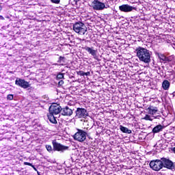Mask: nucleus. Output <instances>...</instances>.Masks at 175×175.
I'll return each mask as SVG.
<instances>
[{
    "label": "nucleus",
    "instance_id": "nucleus-24",
    "mask_svg": "<svg viewBox=\"0 0 175 175\" xmlns=\"http://www.w3.org/2000/svg\"><path fill=\"white\" fill-rule=\"evenodd\" d=\"M45 147H46L47 151H49V152H51V151H53V148L51 147V145H46Z\"/></svg>",
    "mask_w": 175,
    "mask_h": 175
},
{
    "label": "nucleus",
    "instance_id": "nucleus-29",
    "mask_svg": "<svg viewBox=\"0 0 175 175\" xmlns=\"http://www.w3.org/2000/svg\"><path fill=\"white\" fill-rule=\"evenodd\" d=\"M78 75H79L80 76H85V72L84 71L81 70L78 72Z\"/></svg>",
    "mask_w": 175,
    "mask_h": 175
},
{
    "label": "nucleus",
    "instance_id": "nucleus-22",
    "mask_svg": "<svg viewBox=\"0 0 175 175\" xmlns=\"http://www.w3.org/2000/svg\"><path fill=\"white\" fill-rule=\"evenodd\" d=\"M144 120H145L146 121H152V120L154 119L152 118L150 115H146L145 117L144 118Z\"/></svg>",
    "mask_w": 175,
    "mask_h": 175
},
{
    "label": "nucleus",
    "instance_id": "nucleus-4",
    "mask_svg": "<svg viewBox=\"0 0 175 175\" xmlns=\"http://www.w3.org/2000/svg\"><path fill=\"white\" fill-rule=\"evenodd\" d=\"M149 165L150 167L152 169V170H154L155 172H159V170L163 169L161 158V159L151 161Z\"/></svg>",
    "mask_w": 175,
    "mask_h": 175
},
{
    "label": "nucleus",
    "instance_id": "nucleus-33",
    "mask_svg": "<svg viewBox=\"0 0 175 175\" xmlns=\"http://www.w3.org/2000/svg\"><path fill=\"white\" fill-rule=\"evenodd\" d=\"M24 165H28L29 166H32V164L28 162H25Z\"/></svg>",
    "mask_w": 175,
    "mask_h": 175
},
{
    "label": "nucleus",
    "instance_id": "nucleus-35",
    "mask_svg": "<svg viewBox=\"0 0 175 175\" xmlns=\"http://www.w3.org/2000/svg\"><path fill=\"white\" fill-rule=\"evenodd\" d=\"M53 3H59V1H52Z\"/></svg>",
    "mask_w": 175,
    "mask_h": 175
},
{
    "label": "nucleus",
    "instance_id": "nucleus-3",
    "mask_svg": "<svg viewBox=\"0 0 175 175\" xmlns=\"http://www.w3.org/2000/svg\"><path fill=\"white\" fill-rule=\"evenodd\" d=\"M135 3V5H129L128 4H123L120 6H119V10L120 12H124V13H129V12H132V10H136V8H137V5H140L142 2L140 1H137L135 3Z\"/></svg>",
    "mask_w": 175,
    "mask_h": 175
},
{
    "label": "nucleus",
    "instance_id": "nucleus-8",
    "mask_svg": "<svg viewBox=\"0 0 175 175\" xmlns=\"http://www.w3.org/2000/svg\"><path fill=\"white\" fill-rule=\"evenodd\" d=\"M83 50L85 51H87V53H88V54H90V55H92L94 59H96V61H99V56H98V49H95L94 46L90 47L85 46V47H83Z\"/></svg>",
    "mask_w": 175,
    "mask_h": 175
},
{
    "label": "nucleus",
    "instance_id": "nucleus-15",
    "mask_svg": "<svg viewBox=\"0 0 175 175\" xmlns=\"http://www.w3.org/2000/svg\"><path fill=\"white\" fill-rule=\"evenodd\" d=\"M47 117L50 122H51L52 124H57V117H55V115L49 113L48 114Z\"/></svg>",
    "mask_w": 175,
    "mask_h": 175
},
{
    "label": "nucleus",
    "instance_id": "nucleus-34",
    "mask_svg": "<svg viewBox=\"0 0 175 175\" xmlns=\"http://www.w3.org/2000/svg\"><path fill=\"white\" fill-rule=\"evenodd\" d=\"M31 167H33V169L36 172H38V169H36V168L35 167V165H31Z\"/></svg>",
    "mask_w": 175,
    "mask_h": 175
},
{
    "label": "nucleus",
    "instance_id": "nucleus-25",
    "mask_svg": "<svg viewBox=\"0 0 175 175\" xmlns=\"http://www.w3.org/2000/svg\"><path fill=\"white\" fill-rule=\"evenodd\" d=\"M42 99H44V102H47V100H49V96L48 95L42 96Z\"/></svg>",
    "mask_w": 175,
    "mask_h": 175
},
{
    "label": "nucleus",
    "instance_id": "nucleus-6",
    "mask_svg": "<svg viewBox=\"0 0 175 175\" xmlns=\"http://www.w3.org/2000/svg\"><path fill=\"white\" fill-rule=\"evenodd\" d=\"M161 162L163 167H165V169H168L169 170H175V163L172 161L170 159L162 157Z\"/></svg>",
    "mask_w": 175,
    "mask_h": 175
},
{
    "label": "nucleus",
    "instance_id": "nucleus-30",
    "mask_svg": "<svg viewBox=\"0 0 175 175\" xmlns=\"http://www.w3.org/2000/svg\"><path fill=\"white\" fill-rule=\"evenodd\" d=\"M172 61V58L166 57V60L165 62H170Z\"/></svg>",
    "mask_w": 175,
    "mask_h": 175
},
{
    "label": "nucleus",
    "instance_id": "nucleus-21",
    "mask_svg": "<svg viewBox=\"0 0 175 175\" xmlns=\"http://www.w3.org/2000/svg\"><path fill=\"white\" fill-rule=\"evenodd\" d=\"M57 62H59V64H64L65 62V57L60 56L57 60Z\"/></svg>",
    "mask_w": 175,
    "mask_h": 175
},
{
    "label": "nucleus",
    "instance_id": "nucleus-12",
    "mask_svg": "<svg viewBox=\"0 0 175 175\" xmlns=\"http://www.w3.org/2000/svg\"><path fill=\"white\" fill-rule=\"evenodd\" d=\"M73 114V110L69 108V107H66L64 108H62V115L66 116L68 117H70Z\"/></svg>",
    "mask_w": 175,
    "mask_h": 175
},
{
    "label": "nucleus",
    "instance_id": "nucleus-10",
    "mask_svg": "<svg viewBox=\"0 0 175 175\" xmlns=\"http://www.w3.org/2000/svg\"><path fill=\"white\" fill-rule=\"evenodd\" d=\"M52 144L53 147V151H60L61 152H64V151H66L69 148L68 146H65L57 142L56 139L52 141Z\"/></svg>",
    "mask_w": 175,
    "mask_h": 175
},
{
    "label": "nucleus",
    "instance_id": "nucleus-38",
    "mask_svg": "<svg viewBox=\"0 0 175 175\" xmlns=\"http://www.w3.org/2000/svg\"><path fill=\"white\" fill-rule=\"evenodd\" d=\"M0 20H5V18H3V16L0 15Z\"/></svg>",
    "mask_w": 175,
    "mask_h": 175
},
{
    "label": "nucleus",
    "instance_id": "nucleus-14",
    "mask_svg": "<svg viewBox=\"0 0 175 175\" xmlns=\"http://www.w3.org/2000/svg\"><path fill=\"white\" fill-rule=\"evenodd\" d=\"M146 110L148 114L154 116L158 111V108L157 107L150 106Z\"/></svg>",
    "mask_w": 175,
    "mask_h": 175
},
{
    "label": "nucleus",
    "instance_id": "nucleus-39",
    "mask_svg": "<svg viewBox=\"0 0 175 175\" xmlns=\"http://www.w3.org/2000/svg\"><path fill=\"white\" fill-rule=\"evenodd\" d=\"M2 10V5H0V12Z\"/></svg>",
    "mask_w": 175,
    "mask_h": 175
},
{
    "label": "nucleus",
    "instance_id": "nucleus-5",
    "mask_svg": "<svg viewBox=\"0 0 175 175\" xmlns=\"http://www.w3.org/2000/svg\"><path fill=\"white\" fill-rule=\"evenodd\" d=\"M73 137L75 140L83 143L87 139V133L81 129H78Z\"/></svg>",
    "mask_w": 175,
    "mask_h": 175
},
{
    "label": "nucleus",
    "instance_id": "nucleus-9",
    "mask_svg": "<svg viewBox=\"0 0 175 175\" xmlns=\"http://www.w3.org/2000/svg\"><path fill=\"white\" fill-rule=\"evenodd\" d=\"M59 113H62V107L57 103L52 104L49 107V113L53 114V116H57L59 114Z\"/></svg>",
    "mask_w": 175,
    "mask_h": 175
},
{
    "label": "nucleus",
    "instance_id": "nucleus-2",
    "mask_svg": "<svg viewBox=\"0 0 175 175\" xmlns=\"http://www.w3.org/2000/svg\"><path fill=\"white\" fill-rule=\"evenodd\" d=\"M73 29L79 35H85L88 31L87 26L81 22H77L73 25Z\"/></svg>",
    "mask_w": 175,
    "mask_h": 175
},
{
    "label": "nucleus",
    "instance_id": "nucleus-19",
    "mask_svg": "<svg viewBox=\"0 0 175 175\" xmlns=\"http://www.w3.org/2000/svg\"><path fill=\"white\" fill-rule=\"evenodd\" d=\"M15 84L19 87H23V79L17 78L15 81Z\"/></svg>",
    "mask_w": 175,
    "mask_h": 175
},
{
    "label": "nucleus",
    "instance_id": "nucleus-36",
    "mask_svg": "<svg viewBox=\"0 0 175 175\" xmlns=\"http://www.w3.org/2000/svg\"><path fill=\"white\" fill-rule=\"evenodd\" d=\"M77 1H72V5H77Z\"/></svg>",
    "mask_w": 175,
    "mask_h": 175
},
{
    "label": "nucleus",
    "instance_id": "nucleus-32",
    "mask_svg": "<svg viewBox=\"0 0 175 175\" xmlns=\"http://www.w3.org/2000/svg\"><path fill=\"white\" fill-rule=\"evenodd\" d=\"M85 76H91V72H85Z\"/></svg>",
    "mask_w": 175,
    "mask_h": 175
},
{
    "label": "nucleus",
    "instance_id": "nucleus-28",
    "mask_svg": "<svg viewBox=\"0 0 175 175\" xmlns=\"http://www.w3.org/2000/svg\"><path fill=\"white\" fill-rule=\"evenodd\" d=\"M156 146H157V147H162V143H161V141H159L157 144H156Z\"/></svg>",
    "mask_w": 175,
    "mask_h": 175
},
{
    "label": "nucleus",
    "instance_id": "nucleus-27",
    "mask_svg": "<svg viewBox=\"0 0 175 175\" xmlns=\"http://www.w3.org/2000/svg\"><path fill=\"white\" fill-rule=\"evenodd\" d=\"M7 99H8V100H13V94L8 95Z\"/></svg>",
    "mask_w": 175,
    "mask_h": 175
},
{
    "label": "nucleus",
    "instance_id": "nucleus-26",
    "mask_svg": "<svg viewBox=\"0 0 175 175\" xmlns=\"http://www.w3.org/2000/svg\"><path fill=\"white\" fill-rule=\"evenodd\" d=\"M152 118L154 119V120H163V118H162L161 116H152Z\"/></svg>",
    "mask_w": 175,
    "mask_h": 175
},
{
    "label": "nucleus",
    "instance_id": "nucleus-20",
    "mask_svg": "<svg viewBox=\"0 0 175 175\" xmlns=\"http://www.w3.org/2000/svg\"><path fill=\"white\" fill-rule=\"evenodd\" d=\"M157 56L161 61H163V62H165L166 60V56L162 53H157Z\"/></svg>",
    "mask_w": 175,
    "mask_h": 175
},
{
    "label": "nucleus",
    "instance_id": "nucleus-40",
    "mask_svg": "<svg viewBox=\"0 0 175 175\" xmlns=\"http://www.w3.org/2000/svg\"><path fill=\"white\" fill-rule=\"evenodd\" d=\"M51 1H59V0H51Z\"/></svg>",
    "mask_w": 175,
    "mask_h": 175
},
{
    "label": "nucleus",
    "instance_id": "nucleus-37",
    "mask_svg": "<svg viewBox=\"0 0 175 175\" xmlns=\"http://www.w3.org/2000/svg\"><path fill=\"white\" fill-rule=\"evenodd\" d=\"M172 151L173 152L174 154H175V147L172 148Z\"/></svg>",
    "mask_w": 175,
    "mask_h": 175
},
{
    "label": "nucleus",
    "instance_id": "nucleus-18",
    "mask_svg": "<svg viewBox=\"0 0 175 175\" xmlns=\"http://www.w3.org/2000/svg\"><path fill=\"white\" fill-rule=\"evenodd\" d=\"M23 88L25 90L28 88V90H31V84L29 82L25 81V80H23Z\"/></svg>",
    "mask_w": 175,
    "mask_h": 175
},
{
    "label": "nucleus",
    "instance_id": "nucleus-13",
    "mask_svg": "<svg viewBox=\"0 0 175 175\" xmlns=\"http://www.w3.org/2000/svg\"><path fill=\"white\" fill-rule=\"evenodd\" d=\"M163 129H165V126L159 124L153 128L152 132L153 133H159V132H162Z\"/></svg>",
    "mask_w": 175,
    "mask_h": 175
},
{
    "label": "nucleus",
    "instance_id": "nucleus-23",
    "mask_svg": "<svg viewBox=\"0 0 175 175\" xmlns=\"http://www.w3.org/2000/svg\"><path fill=\"white\" fill-rule=\"evenodd\" d=\"M57 79L58 80H61V79H64V73L59 72L57 75Z\"/></svg>",
    "mask_w": 175,
    "mask_h": 175
},
{
    "label": "nucleus",
    "instance_id": "nucleus-1",
    "mask_svg": "<svg viewBox=\"0 0 175 175\" xmlns=\"http://www.w3.org/2000/svg\"><path fill=\"white\" fill-rule=\"evenodd\" d=\"M135 53H136L137 58L144 64H150L151 62V53L150 51L142 46L136 48Z\"/></svg>",
    "mask_w": 175,
    "mask_h": 175
},
{
    "label": "nucleus",
    "instance_id": "nucleus-31",
    "mask_svg": "<svg viewBox=\"0 0 175 175\" xmlns=\"http://www.w3.org/2000/svg\"><path fill=\"white\" fill-rule=\"evenodd\" d=\"M63 84H64V81L63 80L59 81V83H58L59 85H63Z\"/></svg>",
    "mask_w": 175,
    "mask_h": 175
},
{
    "label": "nucleus",
    "instance_id": "nucleus-16",
    "mask_svg": "<svg viewBox=\"0 0 175 175\" xmlns=\"http://www.w3.org/2000/svg\"><path fill=\"white\" fill-rule=\"evenodd\" d=\"M162 87L165 91H167L170 88V82L167 80H164L162 83Z\"/></svg>",
    "mask_w": 175,
    "mask_h": 175
},
{
    "label": "nucleus",
    "instance_id": "nucleus-17",
    "mask_svg": "<svg viewBox=\"0 0 175 175\" xmlns=\"http://www.w3.org/2000/svg\"><path fill=\"white\" fill-rule=\"evenodd\" d=\"M120 129L121 132H122L123 133H129V134L132 133V130H129L128 128H126L122 125L120 126Z\"/></svg>",
    "mask_w": 175,
    "mask_h": 175
},
{
    "label": "nucleus",
    "instance_id": "nucleus-11",
    "mask_svg": "<svg viewBox=\"0 0 175 175\" xmlns=\"http://www.w3.org/2000/svg\"><path fill=\"white\" fill-rule=\"evenodd\" d=\"M92 8L94 10H103V9H107L109 8L108 5H105L103 3L99 1H93L91 3Z\"/></svg>",
    "mask_w": 175,
    "mask_h": 175
},
{
    "label": "nucleus",
    "instance_id": "nucleus-7",
    "mask_svg": "<svg viewBox=\"0 0 175 175\" xmlns=\"http://www.w3.org/2000/svg\"><path fill=\"white\" fill-rule=\"evenodd\" d=\"M75 118H87L88 117V111L85 108H77L75 111Z\"/></svg>",
    "mask_w": 175,
    "mask_h": 175
}]
</instances>
